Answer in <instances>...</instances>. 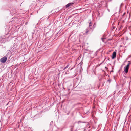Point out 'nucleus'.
Wrapping results in <instances>:
<instances>
[{"label":"nucleus","instance_id":"nucleus-1","mask_svg":"<svg viewBox=\"0 0 131 131\" xmlns=\"http://www.w3.org/2000/svg\"><path fill=\"white\" fill-rule=\"evenodd\" d=\"M7 56H4L0 60V62L2 63H5L7 60Z\"/></svg>","mask_w":131,"mask_h":131},{"label":"nucleus","instance_id":"nucleus-2","mask_svg":"<svg viewBox=\"0 0 131 131\" xmlns=\"http://www.w3.org/2000/svg\"><path fill=\"white\" fill-rule=\"evenodd\" d=\"M73 3H70L67 4L66 6V8H67L70 6H71L73 5Z\"/></svg>","mask_w":131,"mask_h":131},{"label":"nucleus","instance_id":"nucleus-3","mask_svg":"<svg viewBox=\"0 0 131 131\" xmlns=\"http://www.w3.org/2000/svg\"><path fill=\"white\" fill-rule=\"evenodd\" d=\"M88 23L89 24V27L90 28V29L91 30L92 27L93 23L91 21H89Z\"/></svg>","mask_w":131,"mask_h":131},{"label":"nucleus","instance_id":"nucleus-4","mask_svg":"<svg viewBox=\"0 0 131 131\" xmlns=\"http://www.w3.org/2000/svg\"><path fill=\"white\" fill-rule=\"evenodd\" d=\"M116 57V52H114L113 53L112 56V58L113 59Z\"/></svg>","mask_w":131,"mask_h":131},{"label":"nucleus","instance_id":"nucleus-5","mask_svg":"<svg viewBox=\"0 0 131 131\" xmlns=\"http://www.w3.org/2000/svg\"><path fill=\"white\" fill-rule=\"evenodd\" d=\"M128 68H126L125 67L124 68V70L125 72L126 73H127L128 71Z\"/></svg>","mask_w":131,"mask_h":131},{"label":"nucleus","instance_id":"nucleus-6","mask_svg":"<svg viewBox=\"0 0 131 131\" xmlns=\"http://www.w3.org/2000/svg\"><path fill=\"white\" fill-rule=\"evenodd\" d=\"M103 37H104V38H101V39L102 40V41L103 42H104V39H105L106 38V35H105V33Z\"/></svg>","mask_w":131,"mask_h":131},{"label":"nucleus","instance_id":"nucleus-7","mask_svg":"<svg viewBox=\"0 0 131 131\" xmlns=\"http://www.w3.org/2000/svg\"><path fill=\"white\" fill-rule=\"evenodd\" d=\"M129 64H128L125 67H126V68H129Z\"/></svg>","mask_w":131,"mask_h":131},{"label":"nucleus","instance_id":"nucleus-8","mask_svg":"<svg viewBox=\"0 0 131 131\" xmlns=\"http://www.w3.org/2000/svg\"><path fill=\"white\" fill-rule=\"evenodd\" d=\"M70 66V64H68L67 66H66V68H67L68 67Z\"/></svg>","mask_w":131,"mask_h":131},{"label":"nucleus","instance_id":"nucleus-9","mask_svg":"<svg viewBox=\"0 0 131 131\" xmlns=\"http://www.w3.org/2000/svg\"><path fill=\"white\" fill-rule=\"evenodd\" d=\"M128 64H129H129H131L130 61H128Z\"/></svg>","mask_w":131,"mask_h":131},{"label":"nucleus","instance_id":"nucleus-10","mask_svg":"<svg viewBox=\"0 0 131 131\" xmlns=\"http://www.w3.org/2000/svg\"><path fill=\"white\" fill-rule=\"evenodd\" d=\"M66 68H66V67H65L64 68H63V70H64L65 69H66Z\"/></svg>","mask_w":131,"mask_h":131},{"label":"nucleus","instance_id":"nucleus-11","mask_svg":"<svg viewBox=\"0 0 131 131\" xmlns=\"http://www.w3.org/2000/svg\"><path fill=\"white\" fill-rule=\"evenodd\" d=\"M89 32V31H87L86 32V33H88V32Z\"/></svg>","mask_w":131,"mask_h":131},{"label":"nucleus","instance_id":"nucleus-12","mask_svg":"<svg viewBox=\"0 0 131 131\" xmlns=\"http://www.w3.org/2000/svg\"><path fill=\"white\" fill-rule=\"evenodd\" d=\"M124 14H125V13H124L123 14V16H124Z\"/></svg>","mask_w":131,"mask_h":131},{"label":"nucleus","instance_id":"nucleus-13","mask_svg":"<svg viewBox=\"0 0 131 131\" xmlns=\"http://www.w3.org/2000/svg\"><path fill=\"white\" fill-rule=\"evenodd\" d=\"M114 28H115V27H113V30L114 29Z\"/></svg>","mask_w":131,"mask_h":131},{"label":"nucleus","instance_id":"nucleus-14","mask_svg":"<svg viewBox=\"0 0 131 131\" xmlns=\"http://www.w3.org/2000/svg\"><path fill=\"white\" fill-rule=\"evenodd\" d=\"M13 131L12 130H10L9 131Z\"/></svg>","mask_w":131,"mask_h":131},{"label":"nucleus","instance_id":"nucleus-15","mask_svg":"<svg viewBox=\"0 0 131 131\" xmlns=\"http://www.w3.org/2000/svg\"><path fill=\"white\" fill-rule=\"evenodd\" d=\"M71 131H72V130H71Z\"/></svg>","mask_w":131,"mask_h":131}]
</instances>
